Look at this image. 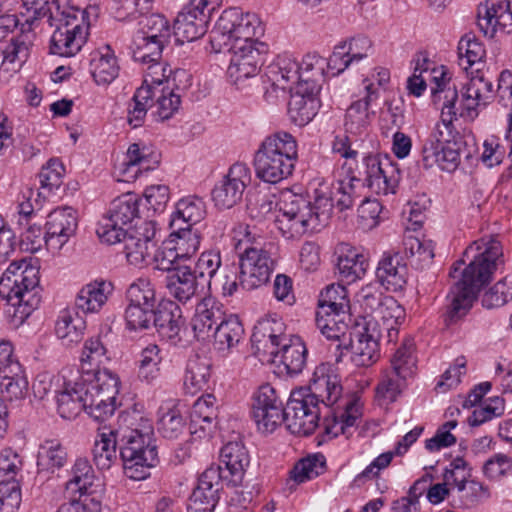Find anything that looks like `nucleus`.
<instances>
[{
  "instance_id": "30",
  "label": "nucleus",
  "mask_w": 512,
  "mask_h": 512,
  "mask_svg": "<svg viewBox=\"0 0 512 512\" xmlns=\"http://www.w3.org/2000/svg\"><path fill=\"white\" fill-rule=\"evenodd\" d=\"M299 69V63L292 55L282 54L267 66L265 76L275 90H292L291 85L300 81Z\"/></svg>"
},
{
  "instance_id": "1",
  "label": "nucleus",
  "mask_w": 512,
  "mask_h": 512,
  "mask_svg": "<svg viewBox=\"0 0 512 512\" xmlns=\"http://www.w3.org/2000/svg\"><path fill=\"white\" fill-rule=\"evenodd\" d=\"M342 385L333 367L322 363L318 365L308 389L293 391L283 412V421L288 430L298 436H308L318 427L319 403L333 410L332 419L324 421L325 433L330 437L345 434L346 429L356 424L361 416V406L356 399H349L343 404Z\"/></svg>"
},
{
  "instance_id": "26",
  "label": "nucleus",
  "mask_w": 512,
  "mask_h": 512,
  "mask_svg": "<svg viewBox=\"0 0 512 512\" xmlns=\"http://www.w3.org/2000/svg\"><path fill=\"white\" fill-rule=\"evenodd\" d=\"M217 405L212 394L198 398L190 413L189 430L195 438L210 437L216 428Z\"/></svg>"
},
{
  "instance_id": "32",
  "label": "nucleus",
  "mask_w": 512,
  "mask_h": 512,
  "mask_svg": "<svg viewBox=\"0 0 512 512\" xmlns=\"http://www.w3.org/2000/svg\"><path fill=\"white\" fill-rule=\"evenodd\" d=\"M160 163V153L151 145L133 143L129 146L124 162V174L136 178L143 171L154 170Z\"/></svg>"
},
{
  "instance_id": "8",
  "label": "nucleus",
  "mask_w": 512,
  "mask_h": 512,
  "mask_svg": "<svg viewBox=\"0 0 512 512\" xmlns=\"http://www.w3.org/2000/svg\"><path fill=\"white\" fill-rule=\"evenodd\" d=\"M298 159V144L293 135L280 131L267 136L254 157L256 176L276 184L292 175Z\"/></svg>"
},
{
  "instance_id": "25",
  "label": "nucleus",
  "mask_w": 512,
  "mask_h": 512,
  "mask_svg": "<svg viewBox=\"0 0 512 512\" xmlns=\"http://www.w3.org/2000/svg\"><path fill=\"white\" fill-rule=\"evenodd\" d=\"M119 59L110 45L94 49L89 56V72L97 85H109L120 74Z\"/></svg>"
},
{
  "instance_id": "57",
  "label": "nucleus",
  "mask_w": 512,
  "mask_h": 512,
  "mask_svg": "<svg viewBox=\"0 0 512 512\" xmlns=\"http://www.w3.org/2000/svg\"><path fill=\"white\" fill-rule=\"evenodd\" d=\"M158 415V431L163 437L176 439L183 433L186 425L185 420L172 403L162 405L159 408Z\"/></svg>"
},
{
  "instance_id": "14",
  "label": "nucleus",
  "mask_w": 512,
  "mask_h": 512,
  "mask_svg": "<svg viewBox=\"0 0 512 512\" xmlns=\"http://www.w3.org/2000/svg\"><path fill=\"white\" fill-rule=\"evenodd\" d=\"M252 417L258 430L273 432L283 422V403L270 384L261 385L253 394Z\"/></svg>"
},
{
  "instance_id": "11",
  "label": "nucleus",
  "mask_w": 512,
  "mask_h": 512,
  "mask_svg": "<svg viewBox=\"0 0 512 512\" xmlns=\"http://www.w3.org/2000/svg\"><path fill=\"white\" fill-rule=\"evenodd\" d=\"M84 381V411L97 421H105L116 410V396L120 387L118 376L113 372H102L96 378L86 374Z\"/></svg>"
},
{
  "instance_id": "23",
  "label": "nucleus",
  "mask_w": 512,
  "mask_h": 512,
  "mask_svg": "<svg viewBox=\"0 0 512 512\" xmlns=\"http://www.w3.org/2000/svg\"><path fill=\"white\" fill-rule=\"evenodd\" d=\"M224 318L221 306L215 298L207 296L196 305L195 313L191 319V327L195 338L206 341L212 337L214 329Z\"/></svg>"
},
{
  "instance_id": "63",
  "label": "nucleus",
  "mask_w": 512,
  "mask_h": 512,
  "mask_svg": "<svg viewBox=\"0 0 512 512\" xmlns=\"http://www.w3.org/2000/svg\"><path fill=\"white\" fill-rule=\"evenodd\" d=\"M318 310L348 313L349 299L346 288L341 284H331L327 286L320 294Z\"/></svg>"
},
{
  "instance_id": "54",
  "label": "nucleus",
  "mask_w": 512,
  "mask_h": 512,
  "mask_svg": "<svg viewBox=\"0 0 512 512\" xmlns=\"http://www.w3.org/2000/svg\"><path fill=\"white\" fill-rule=\"evenodd\" d=\"M66 462L67 451L58 440H45L40 445L37 459L39 469L54 472L64 467Z\"/></svg>"
},
{
  "instance_id": "50",
  "label": "nucleus",
  "mask_w": 512,
  "mask_h": 512,
  "mask_svg": "<svg viewBox=\"0 0 512 512\" xmlns=\"http://www.w3.org/2000/svg\"><path fill=\"white\" fill-rule=\"evenodd\" d=\"M85 329V322L70 310L60 311L55 323V334L65 345L77 343L81 340Z\"/></svg>"
},
{
  "instance_id": "5",
  "label": "nucleus",
  "mask_w": 512,
  "mask_h": 512,
  "mask_svg": "<svg viewBox=\"0 0 512 512\" xmlns=\"http://www.w3.org/2000/svg\"><path fill=\"white\" fill-rule=\"evenodd\" d=\"M40 267L37 261L23 258L9 264L0 278V297L9 305L8 314L19 326L40 303Z\"/></svg>"
},
{
  "instance_id": "29",
  "label": "nucleus",
  "mask_w": 512,
  "mask_h": 512,
  "mask_svg": "<svg viewBox=\"0 0 512 512\" xmlns=\"http://www.w3.org/2000/svg\"><path fill=\"white\" fill-rule=\"evenodd\" d=\"M369 268L368 257L358 248L341 244L338 248L337 269L341 280L347 284L362 279Z\"/></svg>"
},
{
  "instance_id": "58",
  "label": "nucleus",
  "mask_w": 512,
  "mask_h": 512,
  "mask_svg": "<svg viewBox=\"0 0 512 512\" xmlns=\"http://www.w3.org/2000/svg\"><path fill=\"white\" fill-rule=\"evenodd\" d=\"M332 152L345 160L342 164V170L346 171V176L342 179L353 177L359 181V184L356 183V199H358L360 197L359 190L362 187V180L353 174L354 166L357 164L358 151L352 147L349 134L335 136L332 143Z\"/></svg>"
},
{
  "instance_id": "13",
  "label": "nucleus",
  "mask_w": 512,
  "mask_h": 512,
  "mask_svg": "<svg viewBox=\"0 0 512 512\" xmlns=\"http://www.w3.org/2000/svg\"><path fill=\"white\" fill-rule=\"evenodd\" d=\"M360 175L363 182L375 194H394L401 178L400 169L390 157L369 154L363 157Z\"/></svg>"
},
{
  "instance_id": "45",
  "label": "nucleus",
  "mask_w": 512,
  "mask_h": 512,
  "mask_svg": "<svg viewBox=\"0 0 512 512\" xmlns=\"http://www.w3.org/2000/svg\"><path fill=\"white\" fill-rule=\"evenodd\" d=\"M144 68L143 84L151 89V92H155L157 87L166 83L169 86L170 82L175 85L177 79L188 80V74L185 70H175L174 72L170 66L161 60H156L151 63L143 64Z\"/></svg>"
},
{
  "instance_id": "55",
  "label": "nucleus",
  "mask_w": 512,
  "mask_h": 512,
  "mask_svg": "<svg viewBox=\"0 0 512 512\" xmlns=\"http://www.w3.org/2000/svg\"><path fill=\"white\" fill-rule=\"evenodd\" d=\"M390 71L384 67L373 68L362 80L364 95L359 99L372 105L390 84Z\"/></svg>"
},
{
  "instance_id": "4",
  "label": "nucleus",
  "mask_w": 512,
  "mask_h": 512,
  "mask_svg": "<svg viewBox=\"0 0 512 512\" xmlns=\"http://www.w3.org/2000/svg\"><path fill=\"white\" fill-rule=\"evenodd\" d=\"M463 257L465 259L455 262L450 271V276L457 279L447 295L450 320L458 319L469 311L478 291L504 263L502 246L492 237L474 241L466 248Z\"/></svg>"
},
{
  "instance_id": "51",
  "label": "nucleus",
  "mask_w": 512,
  "mask_h": 512,
  "mask_svg": "<svg viewBox=\"0 0 512 512\" xmlns=\"http://www.w3.org/2000/svg\"><path fill=\"white\" fill-rule=\"evenodd\" d=\"M209 379V365L199 358L189 359L183 377L184 392L189 395H196L206 389Z\"/></svg>"
},
{
  "instance_id": "59",
  "label": "nucleus",
  "mask_w": 512,
  "mask_h": 512,
  "mask_svg": "<svg viewBox=\"0 0 512 512\" xmlns=\"http://www.w3.org/2000/svg\"><path fill=\"white\" fill-rule=\"evenodd\" d=\"M326 459L323 454L315 453L300 459L290 472V477L296 483L312 480L325 472Z\"/></svg>"
},
{
  "instance_id": "28",
  "label": "nucleus",
  "mask_w": 512,
  "mask_h": 512,
  "mask_svg": "<svg viewBox=\"0 0 512 512\" xmlns=\"http://www.w3.org/2000/svg\"><path fill=\"white\" fill-rule=\"evenodd\" d=\"M220 461L230 476L228 485H240L250 464V456L243 442L234 440L226 443L220 451Z\"/></svg>"
},
{
  "instance_id": "47",
  "label": "nucleus",
  "mask_w": 512,
  "mask_h": 512,
  "mask_svg": "<svg viewBox=\"0 0 512 512\" xmlns=\"http://www.w3.org/2000/svg\"><path fill=\"white\" fill-rule=\"evenodd\" d=\"M163 359V350L157 344L149 343L145 346L136 361L138 378L147 384L153 383L160 375V365Z\"/></svg>"
},
{
  "instance_id": "41",
  "label": "nucleus",
  "mask_w": 512,
  "mask_h": 512,
  "mask_svg": "<svg viewBox=\"0 0 512 512\" xmlns=\"http://www.w3.org/2000/svg\"><path fill=\"white\" fill-rule=\"evenodd\" d=\"M22 3L25 12H21L23 19L21 25L23 27L27 25L28 30H31L36 22L43 17H47L50 23L56 8L61 11L73 7L68 0H22Z\"/></svg>"
},
{
  "instance_id": "53",
  "label": "nucleus",
  "mask_w": 512,
  "mask_h": 512,
  "mask_svg": "<svg viewBox=\"0 0 512 512\" xmlns=\"http://www.w3.org/2000/svg\"><path fill=\"white\" fill-rule=\"evenodd\" d=\"M299 68L300 81L297 83H304L308 87L316 86L317 89H321V83L326 75V58L315 53H308L299 63Z\"/></svg>"
},
{
  "instance_id": "44",
  "label": "nucleus",
  "mask_w": 512,
  "mask_h": 512,
  "mask_svg": "<svg viewBox=\"0 0 512 512\" xmlns=\"http://www.w3.org/2000/svg\"><path fill=\"white\" fill-rule=\"evenodd\" d=\"M212 336L215 348L221 352H228L243 339L244 328L237 316L229 315L216 326Z\"/></svg>"
},
{
  "instance_id": "38",
  "label": "nucleus",
  "mask_w": 512,
  "mask_h": 512,
  "mask_svg": "<svg viewBox=\"0 0 512 512\" xmlns=\"http://www.w3.org/2000/svg\"><path fill=\"white\" fill-rule=\"evenodd\" d=\"M108 360L107 349L100 337L86 340L80 357L81 372L78 377L84 380L86 374H92L96 378L102 372H111L106 368H100Z\"/></svg>"
},
{
  "instance_id": "33",
  "label": "nucleus",
  "mask_w": 512,
  "mask_h": 512,
  "mask_svg": "<svg viewBox=\"0 0 512 512\" xmlns=\"http://www.w3.org/2000/svg\"><path fill=\"white\" fill-rule=\"evenodd\" d=\"M166 287L173 298L185 304L198 294L199 283L191 267L183 264L168 274Z\"/></svg>"
},
{
  "instance_id": "12",
  "label": "nucleus",
  "mask_w": 512,
  "mask_h": 512,
  "mask_svg": "<svg viewBox=\"0 0 512 512\" xmlns=\"http://www.w3.org/2000/svg\"><path fill=\"white\" fill-rule=\"evenodd\" d=\"M124 312L125 327L130 332H142L154 324L156 295L152 283L145 278L134 281L127 289Z\"/></svg>"
},
{
  "instance_id": "48",
  "label": "nucleus",
  "mask_w": 512,
  "mask_h": 512,
  "mask_svg": "<svg viewBox=\"0 0 512 512\" xmlns=\"http://www.w3.org/2000/svg\"><path fill=\"white\" fill-rule=\"evenodd\" d=\"M403 253L411 266L424 269L433 261L434 243L430 239H420L410 235L404 238Z\"/></svg>"
},
{
  "instance_id": "34",
  "label": "nucleus",
  "mask_w": 512,
  "mask_h": 512,
  "mask_svg": "<svg viewBox=\"0 0 512 512\" xmlns=\"http://www.w3.org/2000/svg\"><path fill=\"white\" fill-rule=\"evenodd\" d=\"M209 22L207 17L187 6L177 15L174 21L176 41L183 44L201 38L206 34Z\"/></svg>"
},
{
  "instance_id": "10",
  "label": "nucleus",
  "mask_w": 512,
  "mask_h": 512,
  "mask_svg": "<svg viewBox=\"0 0 512 512\" xmlns=\"http://www.w3.org/2000/svg\"><path fill=\"white\" fill-rule=\"evenodd\" d=\"M441 108V122L450 129L453 122L462 117L474 120L479 110L493 98V84L481 75L471 77L461 90L459 98L455 86L446 91Z\"/></svg>"
},
{
  "instance_id": "56",
  "label": "nucleus",
  "mask_w": 512,
  "mask_h": 512,
  "mask_svg": "<svg viewBox=\"0 0 512 512\" xmlns=\"http://www.w3.org/2000/svg\"><path fill=\"white\" fill-rule=\"evenodd\" d=\"M406 385V379L399 375L385 370L379 379L375 388V398L379 405L386 406L397 400L403 388Z\"/></svg>"
},
{
  "instance_id": "46",
  "label": "nucleus",
  "mask_w": 512,
  "mask_h": 512,
  "mask_svg": "<svg viewBox=\"0 0 512 512\" xmlns=\"http://www.w3.org/2000/svg\"><path fill=\"white\" fill-rule=\"evenodd\" d=\"M173 232L170 234L168 240L172 242L173 249L176 251V256L184 264L190 261L198 252L201 244V233L197 229L191 227H171Z\"/></svg>"
},
{
  "instance_id": "31",
  "label": "nucleus",
  "mask_w": 512,
  "mask_h": 512,
  "mask_svg": "<svg viewBox=\"0 0 512 512\" xmlns=\"http://www.w3.org/2000/svg\"><path fill=\"white\" fill-rule=\"evenodd\" d=\"M407 274V264L398 253L384 255L376 269L377 282L391 292H398L404 288Z\"/></svg>"
},
{
  "instance_id": "64",
  "label": "nucleus",
  "mask_w": 512,
  "mask_h": 512,
  "mask_svg": "<svg viewBox=\"0 0 512 512\" xmlns=\"http://www.w3.org/2000/svg\"><path fill=\"white\" fill-rule=\"evenodd\" d=\"M486 51L481 42L472 35L463 36L458 43V60L460 67L467 71L479 64L485 57Z\"/></svg>"
},
{
  "instance_id": "43",
  "label": "nucleus",
  "mask_w": 512,
  "mask_h": 512,
  "mask_svg": "<svg viewBox=\"0 0 512 512\" xmlns=\"http://www.w3.org/2000/svg\"><path fill=\"white\" fill-rule=\"evenodd\" d=\"M123 243V253L127 261L136 267L148 264L151 254L155 250V242L149 236H144L136 230L130 231Z\"/></svg>"
},
{
  "instance_id": "37",
  "label": "nucleus",
  "mask_w": 512,
  "mask_h": 512,
  "mask_svg": "<svg viewBox=\"0 0 512 512\" xmlns=\"http://www.w3.org/2000/svg\"><path fill=\"white\" fill-rule=\"evenodd\" d=\"M351 361L357 367H369L380 357L379 344L368 332L356 331L349 338Z\"/></svg>"
},
{
  "instance_id": "52",
  "label": "nucleus",
  "mask_w": 512,
  "mask_h": 512,
  "mask_svg": "<svg viewBox=\"0 0 512 512\" xmlns=\"http://www.w3.org/2000/svg\"><path fill=\"white\" fill-rule=\"evenodd\" d=\"M139 29L135 35H142L144 38L157 41L167 45L171 37V30L168 20L160 14L143 16L139 21Z\"/></svg>"
},
{
  "instance_id": "16",
  "label": "nucleus",
  "mask_w": 512,
  "mask_h": 512,
  "mask_svg": "<svg viewBox=\"0 0 512 512\" xmlns=\"http://www.w3.org/2000/svg\"><path fill=\"white\" fill-rule=\"evenodd\" d=\"M78 220L71 207L56 208L48 215L45 245L53 253L59 252L76 233Z\"/></svg>"
},
{
  "instance_id": "24",
  "label": "nucleus",
  "mask_w": 512,
  "mask_h": 512,
  "mask_svg": "<svg viewBox=\"0 0 512 512\" xmlns=\"http://www.w3.org/2000/svg\"><path fill=\"white\" fill-rule=\"evenodd\" d=\"M69 478L64 488L71 497L83 499L86 496L96 497L99 485L90 462L86 458H77L69 470Z\"/></svg>"
},
{
  "instance_id": "61",
  "label": "nucleus",
  "mask_w": 512,
  "mask_h": 512,
  "mask_svg": "<svg viewBox=\"0 0 512 512\" xmlns=\"http://www.w3.org/2000/svg\"><path fill=\"white\" fill-rule=\"evenodd\" d=\"M155 92L147 86L139 87L129 104L127 121L133 128L140 127L145 120L148 109L152 106Z\"/></svg>"
},
{
  "instance_id": "18",
  "label": "nucleus",
  "mask_w": 512,
  "mask_h": 512,
  "mask_svg": "<svg viewBox=\"0 0 512 512\" xmlns=\"http://www.w3.org/2000/svg\"><path fill=\"white\" fill-rule=\"evenodd\" d=\"M477 24L485 36L498 30L512 31V0H491L478 7Z\"/></svg>"
},
{
  "instance_id": "36",
  "label": "nucleus",
  "mask_w": 512,
  "mask_h": 512,
  "mask_svg": "<svg viewBox=\"0 0 512 512\" xmlns=\"http://www.w3.org/2000/svg\"><path fill=\"white\" fill-rule=\"evenodd\" d=\"M380 326V332L385 331L389 342L398 337V327L405 319V309L392 296L384 298V302L371 316Z\"/></svg>"
},
{
  "instance_id": "39",
  "label": "nucleus",
  "mask_w": 512,
  "mask_h": 512,
  "mask_svg": "<svg viewBox=\"0 0 512 512\" xmlns=\"http://www.w3.org/2000/svg\"><path fill=\"white\" fill-rule=\"evenodd\" d=\"M206 207L204 201L196 196L180 199L171 215L170 227H193L204 219Z\"/></svg>"
},
{
  "instance_id": "35",
  "label": "nucleus",
  "mask_w": 512,
  "mask_h": 512,
  "mask_svg": "<svg viewBox=\"0 0 512 512\" xmlns=\"http://www.w3.org/2000/svg\"><path fill=\"white\" fill-rule=\"evenodd\" d=\"M86 381L80 377L75 381L64 383V388L56 396L57 410L64 419L75 418L81 410H84V393Z\"/></svg>"
},
{
  "instance_id": "17",
  "label": "nucleus",
  "mask_w": 512,
  "mask_h": 512,
  "mask_svg": "<svg viewBox=\"0 0 512 512\" xmlns=\"http://www.w3.org/2000/svg\"><path fill=\"white\" fill-rule=\"evenodd\" d=\"M441 135L437 126L422 147L421 161L425 168L436 165L443 171L452 172L460 163V154L449 142H443Z\"/></svg>"
},
{
  "instance_id": "15",
  "label": "nucleus",
  "mask_w": 512,
  "mask_h": 512,
  "mask_svg": "<svg viewBox=\"0 0 512 512\" xmlns=\"http://www.w3.org/2000/svg\"><path fill=\"white\" fill-rule=\"evenodd\" d=\"M251 181L250 168L244 163H234L223 179L212 190V200L219 209H230L242 199Z\"/></svg>"
},
{
  "instance_id": "22",
  "label": "nucleus",
  "mask_w": 512,
  "mask_h": 512,
  "mask_svg": "<svg viewBox=\"0 0 512 512\" xmlns=\"http://www.w3.org/2000/svg\"><path fill=\"white\" fill-rule=\"evenodd\" d=\"M25 31V26H22V33L13 37L3 50L0 77L4 81H9L16 75L30 56L33 35Z\"/></svg>"
},
{
  "instance_id": "20",
  "label": "nucleus",
  "mask_w": 512,
  "mask_h": 512,
  "mask_svg": "<svg viewBox=\"0 0 512 512\" xmlns=\"http://www.w3.org/2000/svg\"><path fill=\"white\" fill-rule=\"evenodd\" d=\"M307 348L302 339L292 334L284 340L279 349L270 358L281 375L294 376L302 372L306 364Z\"/></svg>"
},
{
  "instance_id": "2",
  "label": "nucleus",
  "mask_w": 512,
  "mask_h": 512,
  "mask_svg": "<svg viewBox=\"0 0 512 512\" xmlns=\"http://www.w3.org/2000/svg\"><path fill=\"white\" fill-rule=\"evenodd\" d=\"M265 26L258 15L238 8L224 10L210 33L212 50L231 54L227 75L233 84L254 77L262 65Z\"/></svg>"
},
{
  "instance_id": "6",
  "label": "nucleus",
  "mask_w": 512,
  "mask_h": 512,
  "mask_svg": "<svg viewBox=\"0 0 512 512\" xmlns=\"http://www.w3.org/2000/svg\"><path fill=\"white\" fill-rule=\"evenodd\" d=\"M120 456L124 473L132 480H143L158 462L152 421L137 411L122 418Z\"/></svg>"
},
{
  "instance_id": "42",
  "label": "nucleus",
  "mask_w": 512,
  "mask_h": 512,
  "mask_svg": "<svg viewBox=\"0 0 512 512\" xmlns=\"http://www.w3.org/2000/svg\"><path fill=\"white\" fill-rule=\"evenodd\" d=\"M184 323L182 311L173 301L163 303L161 310L154 320V325L160 336L171 341L179 337Z\"/></svg>"
},
{
  "instance_id": "19",
  "label": "nucleus",
  "mask_w": 512,
  "mask_h": 512,
  "mask_svg": "<svg viewBox=\"0 0 512 512\" xmlns=\"http://www.w3.org/2000/svg\"><path fill=\"white\" fill-rule=\"evenodd\" d=\"M319 92L316 86L308 87L304 83L295 85L288 103V114L292 122L304 126L312 121L320 108Z\"/></svg>"
},
{
  "instance_id": "3",
  "label": "nucleus",
  "mask_w": 512,
  "mask_h": 512,
  "mask_svg": "<svg viewBox=\"0 0 512 512\" xmlns=\"http://www.w3.org/2000/svg\"><path fill=\"white\" fill-rule=\"evenodd\" d=\"M359 181L348 177L332 185L330 196L316 191L314 202L291 192L282 195L275 224L287 239H298L305 234L320 231L328 222L332 207L340 210L351 208L356 200Z\"/></svg>"
},
{
  "instance_id": "9",
  "label": "nucleus",
  "mask_w": 512,
  "mask_h": 512,
  "mask_svg": "<svg viewBox=\"0 0 512 512\" xmlns=\"http://www.w3.org/2000/svg\"><path fill=\"white\" fill-rule=\"evenodd\" d=\"M56 8L50 25L54 31L50 40V51L61 57H73L81 51L89 36L90 17H97L98 8L88 6L79 9L73 6Z\"/></svg>"
},
{
  "instance_id": "49",
  "label": "nucleus",
  "mask_w": 512,
  "mask_h": 512,
  "mask_svg": "<svg viewBox=\"0 0 512 512\" xmlns=\"http://www.w3.org/2000/svg\"><path fill=\"white\" fill-rule=\"evenodd\" d=\"M370 104L365 101L355 100L346 110L345 132L350 135H362L370 126L375 113Z\"/></svg>"
},
{
  "instance_id": "60",
  "label": "nucleus",
  "mask_w": 512,
  "mask_h": 512,
  "mask_svg": "<svg viewBox=\"0 0 512 512\" xmlns=\"http://www.w3.org/2000/svg\"><path fill=\"white\" fill-rule=\"evenodd\" d=\"M139 203L135 194L127 193L114 199L107 215L125 227L138 217Z\"/></svg>"
},
{
  "instance_id": "62",
  "label": "nucleus",
  "mask_w": 512,
  "mask_h": 512,
  "mask_svg": "<svg viewBox=\"0 0 512 512\" xmlns=\"http://www.w3.org/2000/svg\"><path fill=\"white\" fill-rule=\"evenodd\" d=\"M415 368L414 341L405 339L391 358V368L389 370L407 380L414 374Z\"/></svg>"
},
{
  "instance_id": "21",
  "label": "nucleus",
  "mask_w": 512,
  "mask_h": 512,
  "mask_svg": "<svg viewBox=\"0 0 512 512\" xmlns=\"http://www.w3.org/2000/svg\"><path fill=\"white\" fill-rule=\"evenodd\" d=\"M129 412L118 417V428L102 426L98 429L92 448L93 462L99 470H108L117 460V441H122V418Z\"/></svg>"
},
{
  "instance_id": "7",
  "label": "nucleus",
  "mask_w": 512,
  "mask_h": 512,
  "mask_svg": "<svg viewBox=\"0 0 512 512\" xmlns=\"http://www.w3.org/2000/svg\"><path fill=\"white\" fill-rule=\"evenodd\" d=\"M235 247L239 253V279L243 289L251 291L265 285L276 267L273 244L262 245V238L240 225L235 230Z\"/></svg>"
},
{
  "instance_id": "40",
  "label": "nucleus",
  "mask_w": 512,
  "mask_h": 512,
  "mask_svg": "<svg viewBox=\"0 0 512 512\" xmlns=\"http://www.w3.org/2000/svg\"><path fill=\"white\" fill-rule=\"evenodd\" d=\"M347 318L348 313L317 310L315 321L317 328L326 339L338 341L337 347L344 345L347 349L344 342L349 328L346 322Z\"/></svg>"
},
{
  "instance_id": "27",
  "label": "nucleus",
  "mask_w": 512,
  "mask_h": 512,
  "mask_svg": "<svg viewBox=\"0 0 512 512\" xmlns=\"http://www.w3.org/2000/svg\"><path fill=\"white\" fill-rule=\"evenodd\" d=\"M112 282L96 279L85 284L75 298L76 309L83 314L99 313L113 294Z\"/></svg>"
}]
</instances>
